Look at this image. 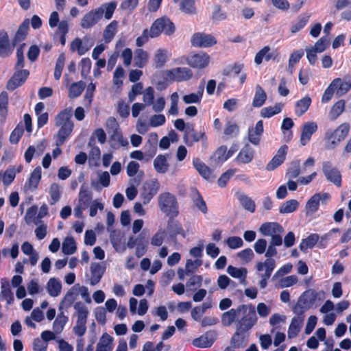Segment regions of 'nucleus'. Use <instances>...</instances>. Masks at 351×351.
<instances>
[{"instance_id":"1","label":"nucleus","mask_w":351,"mask_h":351,"mask_svg":"<svg viewBox=\"0 0 351 351\" xmlns=\"http://www.w3.org/2000/svg\"><path fill=\"white\" fill-rule=\"evenodd\" d=\"M72 112L71 107L66 108L61 110L55 118L56 125L60 128L54 137L57 147L52 152L53 158H56L62 154L60 147L64 143L72 133L74 128V123L71 120Z\"/></svg>"},{"instance_id":"2","label":"nucleus","mask_w":351,"mask_h":351,"mask_svg":"<svg viewBox=\"0 0 351 351\" xmlns=\"http://www.w3.org/2000/svg\"><path fill=\"white\" fill-rule=\"evenodd\" d=\"M29 29V21L26 19L19 25L16 34L10 42L8 32L5 29L0 31V57L5 58L10 56L14 47L20 43L25 40L28 34Z\"/></svg>"},{"instance_id":"3","label":"nucleus","mask_w":351,"mask_h":351,"mask_svg":"<svg viewBox=\"0 0 351 351\" xmlns=\"http://www.w3.org/2000/svg\"><path fill=\"white\" fill-rule=\"evenodd\" d=\"M117 3L116 1H110L103 3L100 7L91 10L82 19L80 25L84 29H89L96 25L103 17L110 20L116 10Z\"/></svg>"},{"instance_id":"4","label":"nucleus","mask_w":351,"mask_h":351,"mask_svg":"<svg viewBox=\"0 0 351 351\" xmlns=\"http://www.w3.org/2000/svg\"><path fill=\"white\" fill-rule=\"evenodd\" d=\"M158 206L166 216H178L179 207L176 197L174 195L165 192L158 196Z\"/></svg>"},{"instance_id":"5","label":"nucleus","mask_w":351,"mask_h":351,"mask_svg":"<svg viewBox=\"0 0 351 351\" xmlns=\"http://www.w3.org/2000/svg\"><path fill=\"white\" fill-rule=\"evenodd\" d=\"M176 27L173 23L167 16H162L154 21L150 27V38L159 36L162 33L167 36L174 34Z\"/></svg>"},{"instance_id":"6","label":"nucleus","mask_w":351,"mask_h":351,"mask_svg":"<svg viewBox=\"0 0 351 351\" xmlns=\"http://www.w3.org/2000/svg\"><path fill=\"white\" fill-rule=\"evenodd\" d=\"M74 308L77 312V319L73 332L79 337L83 336L86 331V322L88 314V309L81 302H77L74 304Z\"/></svg>"},{"instance_id":"7","label":"nucleus","mask_w":351,"mask_h":351,"mask_svg":"<svg viewBox=\"0 0 351 351\" xmlns=\"http://www.w3.org/2000/svg\"><path fill=\"white\" fill-rule=\"evenodd\" d=\"M241 313L243 316L237 322V329L247 332L257 322V316L254 306L252 305H246L245 313Z\"/></svg>"},{"instance_id":"8","label":"nucleus","mask_w":351,"mask_h":351,"mask_svg":"<svg viewBox=\"0 0 351 351\" xmlns=\"http://www.w3.org/2000/svg\"><path fill=\"white\" fill-rule=\"evenodd\" d=\"M322 172L326 180L335 184L337 187H341L342 183V176L341 171L334 167L330 161L322 162Z\"/></svg>"},{"instance_id":"9","label":"nucleus","mask_w":351,"mask_h":351,"mask_svg":"<svg viewBox=\"0 0 351 351\" xmlns=\"http://www.w3.org/2000/svg\"><path fill=\"white\" fill-rule=\"evenodd\" d=\"M265 268V273L261 275V279L259 282L261 289H265L267 285V280L270 278L273 271L276 267V262L273 258H267L263 263L258 262L256 269L258 271H261Z\"/></svg>"},{"instance_id":"10","label":"nucleus","mask_w":351,"mask_h":351,"mask_svg":"<svg viewBox=\"0 0 351 351\" xmlns=\"http://www.w3.org/2000/svg\"><path fill=\"white\" fill-rule=\"evenodd\" d=\"M294 312L298 314L297 317H293L288 329V337L294 338L299 334L304 322V309L302 306H295Z\"/></svg>"},{"instance_id":"11","label":"nucleus","mask_w":351,"mask_h":351,"mask_svg":"<svg viewBox=\"0 0 351 351\" xmlns=\"http://www.w3.org/2000/svg\"><path fill=\"white\" fill-rule=\"evenodd\" d=\"M160 188V183L157 179L146 181L143 186L141 197L144 204L149 203L151 199L157 194Z\"/></svg>"},{"instance_id":"12","label":"nucleus","mask_w":351,"mask_h":351,"mask_svg":"<svg viewBox=\"0 0 351 351\" xmlns=\"http://www.w3.org/2000/svg\"><path fill=\"white\" fill-rule=\"evenodd\" d=\"M191 43L193 47L207 48L215 45L217 43V40L211 34L197 32L192 36Z\"/></svg>"},{"instance_id":"13","label":"nucleus","mask_w":351,"mask_h":351,"mask_svg":"<svg viewBox=\"0 0 351 351\" xmlns=\"http://www.w3.org/2000/svg\"><path fill=\"white\" fill-rule=\"evenodd\" d=\"M29 75V71L27 69L15 71L7 82V90L12 91L21 86L25 82Z\"/></svg>"},{"instance_id":"14","label":"nucleus","mask_w":351,"mask_h":351,"mask_svg":"<svg viewBox=\"0 0 351 351\" xmlns=\"http://www.w3.org/2000/svg\"><path fill=\"white\" fill-rule=\"evenodd\" d=\"M177 216H169L167 221V230L169 234L170 237L173 239L178 235H181L183 238L186 237V233L184 230L182 223L176 220L175 218Z\"/></svg>"},{"instance_id":"15","label":"nucleus","mask_w":351,"mask_h":351,"mask_svg":"<svg viewBox=\"0 0 351 351\" xmlns=\"http://www.w3.org/2000/svg\"><path fill=\"white\" fill-rule=\"evenodd\" d=\"M209 62L210 56L204 52L193 54L187 58L188 64L195 69H204L208 65Z\"/></svg>"},{"instance_id":"16","label":"nucleus","mask_w":351,"mask_h":351,"mask_svg":"<svg viewBox=\"0 0 351 351\" xmlns=\"http://www.w3.org/2000/svg\"><path fill=\"white\" fill-rule=\"evenodd\" d=\"M170 78L176 82H183L190 80L193 76V72L189 68L177 67L168 71Z\"/></svg>"},{"instance_id":"17","label":"nucleus","mask_w":351,"mask_h":351,"mask_svg":"<svg viewBox=\"0 0 351 351\" xmlns=\"http://www.w3.org/2000/svg\"><path fill=\"white\" fill-rule=\"evenodd\" d=\"M288 151V146L284 145L281 146L276 154L272 158V159L267 164L266 169L267 171H274L280 165H282L286 158V155Z\"/></svg>"},{"instance_id":"18","label":"nucleus","mask_w":351,"mask_h":351,"mask_svg":"<svg viewBox=\"0 0 351 351\" xmlns=\"http://www.w3.org/2000/svg\"><path fill=\"white\" fill-rule=\"evenodd\" d=\"M330 195L328 193H325L321 195L320 193L314 194L306 204V215H311L317 212L319 208V202L322 199H328Z\"/></svg>"},{"instance_id":"19","label":"nucleus","mask_w":351,"mask_h":351,"mask_svg":"<svg viewBox=\"0 0 351 351\" xmlns=\"http://www.w3.org/2000/svg\"><path fill=\"white\" fill-rule=\"evenodd\" d=\"M246 304L239 305L237 308H231L230 310L223 313L221 315V322L223 326H230L241 313H245Z\"/></svg>"},{"instance_id":"20","label":"nucleus","mask_w":351,"mask_h":351,"mask_svg":"<svg viewBox=\"0 0 351 351\" xmlns=\"http://www.w3.org/2000/svg\"><path fill=\"white\" fill-rule=\"evenodd\" d=\"M107 125H111L112 128H114L110 136V141L112 142H117L121 146H126L128 145V141L123 137L122 133L119 129V125L115 118H108Z\"/></svg>"},{"instance_id":"21","label":"nucleus","mask_w":351,"mask_h":351,"mask_svg":"<svg viewBox=\"0 0 351 351\" xmlns=\"http://www.w3.org/2000/svg\"><path fill=\"white\" fill-rule=\"evenodd\" d=\"M317 130V124L311 121L305 123L302 125V132L300 135V143L302 145H306L311 140L312 135Z\"/></svg>"},{"instance_id":"22","label":"nucleus","mask_w":351,"mask_h":351,"mask_svg":"<svg viewBox=\"0 0 351 351\" xmlns=\"http://www.w3.org/2000/svg\"><path fill=\"white\" fill-rule=\"evenodd\" d=\"M349 130L350 125L348 123H342L335 131L330 133L328 138L331 141L332 144L336 145L347 136Z\"/></svg>"},{"instance_id":"23","label":"nucleus","mask_w":351,"mask_h":351,"mask_svg":"<svg viewBox=\"0 0 351 351\" xmlns=\"http://www.w3.org/2000/svg\"><path fill=\"white\" fill-rule=\"evenodd\" d=\"M217 333L209 331L193 340V344L197 348H210L216 339Z\"/></svg>"},{"instance_id":"24","label":"nucleus","mask_w":351,"mask_h":351,"mask_svg":"<svg viewBox=\"0 0 351 351\" xmlns=\"http://www.w3.org/2000/svg\"><path fill=\"white\" fill-rule=\"evenodd\" d=\"M254 154V149L249 144H245L239 152L235 160L241 164L250 163L253 160Z\"/></svg>"},{"instance_id":"25","label":"nucleus","mask_w":351,"mask_h":351,"mask_svg":"<svg viewBox=\"0 0 351 351\" xmlns=\"http://www.w3.org/2000/svg\"><path fill=\"white\" fill-rule=\"evenodd\" d=\"M193 165L195 169L204 179L210 181H213L215 179V177L213 176L212 170L199 158L193 159Z\"/></svg>"},{"instance_id":"26","label":"nucleus","mask_w":351,"mask_h":351,"mask_svg":"<svg viewBox=\"0 0 351 351\" xmlns=\"http://www.w3.org/2000/svg\"><path fill=\"white\" fill-rule=\"evenodd\" d=\"M263 122L260 120L256 122L255 128H249L248 130V140L254 145H258L261 141V136L263 133Z\"/></svg>"},{"instance_id":"27","label":"nucleus","mask_w":351,"mask_h":351,"mask_svg":"<svg viewBox=\"0 0 351 351\" xmlns=\"http://www.w3.org/2000/svg\"><path fill=\"white\" fill-rule=\"evenodd\" d=\"M75 287L76 285L70 289L61 300L59 304L60 311H62L64 308L67 310L69 307L71 306L74 301L76 300L79 294V291L77 289L75 288Z\"/></svg>"},{"instance_id":"28","label":"nucleus","mask_w":351,"mask_h":351,"mask_svg":"<svg viewBox=\"0 0 351 351\" xmlns=\"http://www.w3.org/2000/svg\"><path fill=\"white\" fill-rule=\"evenodd\" d=\"M259 230L264 236H271L273 234H281L284 232L282 226L277 222H265L261 226Z\"/></svg>"},{"instance_id":"29","label":"nucleus","mask_w":351,"mask_h":351,"mask_svg":"<svg viewBox=\"0 0 351 351\" xmlns=\"http://www.w3.org/2000/svg\"><path fill=\"white\" fill-rule=\"evenodd\" d=\"M339 81L337 82L335 88L337 97H341L346 95L351 89V75L346 76L343 80L340 77H337Z\"/></svg>"},{"instance_id":"30","label":"nucleus","mask_w":351,"mask_h":351,"mask_svg":"<svg viewBox=\"0 0 351 351\" xmlns=\"http://www.w3.org/2000/svg\"><path fill=\"white\" fill-rule=\"evenodd\" d=\"M42 170L40 167H36L32 172L29 178L25 183L27 187L31 191L36 190L38 188V184L41 179Z\"/></svg>"},{"instance_id":"31","label":"nucleus","mask_w":351,"mask_h":351,"mask_svg":"<svg viewBox=\"0 0 351 351\" xmlns=\"http://www.w3.org/2000/svg\"><path fill=\"white\" fill-rule=\"evenodd\" d=\"M248 341V335L245 332L237 329L231 339V344L235 348H244Z\"/></svg>"},{"instance_id":"32","label":"nucleus","mask_w":351,"mask_h":351,"mask_svg":"<svg viewBox=\"0 0 351 351\" xmlns=\"http://www.w3.org/2000/svg\"><path fill=\"white\" fill-rule=\"evenodd\" d=\"M113 338L107 332H104L99 339L95 351H112L113 349Z\"/></svg>"},{"instance_id":"33","label":"nucleus","mask_w":351,"mask_h":351,"mask_svg":"<svg viewBox=\"0 0 351 351\" xmlns=\"http://www.w3.org/2000/svg\"><path fill=\"white\" fill-rule=\"evenodd\" d=\"M8 113V95L5 91L0 93V123H5Z\"/></svg>"},{"instance_id":"34","label":"nucleus","mask_w":351,"mask_h":351,"mask_svg":"<svg viewBox=\"0 0 351 351\" xmlns=\"http://www.w3.org/2000/svg\"><path fill=\"white\" fill-rule=\"evenodd\" d=\"M311 102V98L308 95L297 101L295 105V114L298 117L303 115L308 110Z\"/></svg>"},{"instance_id":"35","label":"nucleus","mask_w":351,"mask_h":351,"mask_svg":"<svg viewBox=\"0 0 351 351\" xmlns=\"http://www.w3.org/2000/svg\"><path fill=\"white\" fill-rule=\"evenodd\" d=\"M90 284L94 286L100 282L104 275V269L101 268L99 263H93L90 265Z\"/></svg>"},{"instance_id":"36","label":"nucleus","mask_w":351,"mask_h":351,"mask_svg":"<svg viewBox=\"0 0 351 351\" xmlns=\"http://www.w3.org/2000/svg\"><path fill=\"white\" fill-rule=\"evenodd\" d=\"M319 236L317 233L311 234L306 239H303L299 245L300 250L306 252L308 249H312L319 241Z\"/></svg>"},{"instance_id":"37","label":"nucleus","mask_w":351,"mask_h":351,"mask_svg":"<svg viewBox=\"0 0 351 351\" xmlns=\"http://www.w3.org/2000/svg\"><path fill=\"white\" fill-rule=\"evenodd\" d=\"M267 94L265 91L259 84H257L252 101V106L255 108H260L265 104Z\"/></svg>"},{"instance_id":"38","label":"nucleus","mask_w":351,"mask_h":351,"mask_svg":"<svg viewBox=\"0 0 351 351\" xmlns=\"http://www.w3.org/2000/svg\"><path fill=\"white\" fill-rule=\"evenodd\" d=\"M346 107V101L340 99L335 102L331 107L329 112L330 119L334 121L337 119L344 111Z\"/></svg>"},{"instance_id":"39","label":"nucleus","mask_w":351,"mask_h":351,"mask_svg":"<svg viewBox=\"0 0 351 351\" xmlns=\"http://www.w3.org/2000/svg\"><path fill=\"white\" fill-rule=\"evenodd\" d=\"M282 103H276L274 106L265 107L261 110V116L263 118H270L279 114L283 108Z\"/></svg>"},{"instance_id":"40","label":"nucleus","mask_w":351,"mask_h":351,"mask_svg":"<svg viewBox=\"0 0 351 351\" xmlns=\"http://www.w3.org/2000/svg\"><path fill=\"white\" fill-rule=\"evenodd\" d=\"M191 133L186 132L184 136L185 143L187 145H192L194 143L198 142L201 139L206 140V136L204 132L197 133L193 128L191 130Z\"/></svg>"},{"instance_id":"41","label":"nucleus","mask_w":351,"mask_h":351,"mask_svg":"<svg viewBox=\"0 0 351 351\" xmlns=\"http://www.w3.org/2000/svg\"><path fill=\"white\" fill-rule=\"evenodd\" d=\"M47 289L48 293L51 297H57L61 292L62 285L58 280L51 278L47 282Z\"/></svg>"},{"instance_id":"42","label":"nucleus","mask_w":351,"mask_h":351,"mask_svg":"<svg viewBox=\"0 0 351 351\" xmlns=\"http://www.w3.org/2000/svg\"><path fill=\"white\" fill-rule=\"evenodd\" d=\"M118 27V22L115 20L110 22L104 31V39L106 43H109L114 37Z\"/></svg>"},{"instance_id":"43","label":"nucleus","mask_w":351,"mask_h":351,"mask_svg":"<svg viewBox=\"0 0 351 351\" xmlns=\"http://www.w3.org/2000/svg\"><path fill=\"white\" fill-rule=\"evenodd\" d=\"M155 170L159 173H165L167 171L169 164L164 155L159 154L154 160Z\"/></svg>"},{"instance_id":"44","label":"nucleus","mask_w":351,"mask_h":351,"mask_svg":"<svg viewBox=\"0 0 351 351\" xmlns=\"http://www.w3.org/2000/svg\"><path fill=\"white\" fill-rule=\"evenodd\" d=\"M92 198V192L88 188L82 186L79 192V204L84 208H87L91 202Z\"/></svg>"},{"instance_id":"45","label":"nucleus","mask_w":351,"mask_h":351,"mask_svg":"<svg viewBox=\"0 0 351 351\" xmlns=\"http://www.w3.org/2000/svg\"><path fill=\"white\" fill-rule=\"evenodd\" d=\"M60 311L53 323V329L57 333L62 332L69 320L68 317L64 315L62 310Z\"/></svg>"},{"instance_id":"46","label":"nucleus","mask_w":351,"mask_h":351,"mask_svg":"<svg viewBox=\"0 0 351 351\" xmlns=\"http://www.w3.org/2000/svg\"><path fill=\"white\" fill-rule=\"evenodd\" d=\"M77 250L76 243L73 237H66L63 243L62 250L66 255H71L75 252Z\"/></svg>"},{"instance_id":"47","label":"nucleus","mask_w":351,"mask_h":351,"mask_svg":"<svg viewBox=\"0 0 351 351\" xmlns=\"http://www.w3.org/2000/svg\"><path fill=\"white\" fill-rule=\"evenodd\" d=\"M300 161L299 160H295L290 163V165L287 170L286 176L289 179H293L296 178L300 175Z\"/></svg>"},{"instance_id":"48","label":"nucleus","mask_w":351,"mask_h":351,"mask_svg":"<svg viewBox=\"0 0 351 351\" xmlns=\"http://www.w3.org/2000/svg\"><path fill=\"white\" fill-rule=\"evenodd\" d=\"M339 80L338 79H334L328 86L324 90V93L322 97L321 101L323 104L328 103L333 97L335 91L336 90L335 86H336L337 82Z\"/></svg>"},{"instance_id":"49","label":"nucleus","mask_w":351,"mask_h":351,"mask_svg":"<svg viewBox=\"0 0 351 351\" xmlns=\"http://www.w3.org/2000/svg\"><path fill=\"white\" fill-rule=\"evenodd\" d=\"M148 54L142 49H138L136 51L134 57V64L138 68H143L147 62Z\"/></svg>"},{"instance_id":"50","label":"nucleus","mask_w":351,"mask_h":351,"mask_svg":"<svg viewBox=\"0 0 351 351\" xmlns=\"http://www.w3.org/2000/svg\"><path fill=\"white\" fill-rule=\"evenodd\" d=\"M310 19V15L304 14L300 15L298 17L297 21L295 23H293L291 25V31L292 33H295L299 32L305 25L307 24Z\"/></svg>"},{"instance_id":"51","label":"nucleus","mask_w":351,"mask_h":351,"mask_svg":"<svg viewBox=\"0 0 351 351\" xmlns=\"http://www.w3.org/2000/svg\"><path fill=\"white\" fill-rule=\"evenodd\" d=\"M1 295L3 300H6L7 304L9 305L13 302L14 298L8 282L1 283Z\"/></svg>"},{"instance_id":"52","label":"nucleus","mask_w":351,"mask_h":351,"mask_svg":"<svg viewBox=\"0 0 351 351\" xmlns=\"http://www.w3.org/2000/svg\"><path fill=\"white\" fill-rule=\"evenodd\" d=\"M204 88L198 90L197 93H190L182 97V100L186 104L200 103L203 96Z\"/></svg>"},{"instance_id":"53","label":"nucleus","mask_w":351,"mask_h":351,"mask_svg":"<svg viewBox=\"0 0 351 351\" xmlns=\"http://www.w3.org/2000/svg\"><path fill=\"white\" fill-rule=\"evenodd\" d=\"M299 202L296 199L286 201L279 208L280 213H291L297 210Z\"/></svg>"},{"instance_id":"54","label":"nucleus","mask_w":351,"mask_h":351,"mask_svg":"<svg viewBox=\"0 0 351 351\" xmlns=\"http://www.w3.org/2000/svg\"><path fill=\"white\" fill-rule=\"evenodd\" d=\"M70 49L72 51H77L79 56H82L90 49V47L84 46L82 40L77 37L71 42Z\"/></svg>"},{"instance_id":"55","label":"nucleus","mask_w":351,"mask_h":351,"mask_svg":"<svg viewBox=\"0 0 351 351\" xmlns=\"http://www.w3.org/2000/svg\"><path fill=\"white\" fill-rule=\"evenodd\" d=\"M227 272L233 278L245 280L247 271L244 267L237 268L232 265H229L227 268Z\"/></svg>"},{"instance_id":"56","label":"nucleus","mask_w":351,"mask_h":351,"mask_svg":"<svg viewBox=\"0 0 351 351\" xmlns=\"http://www.w3.org/2000/svg\"><path fill=\"white\" fill-rule=\"evenodd\" d=\"M227 147L226 145L220 146L213 154L212 158L217 163H222L229 158L227 156Z\"/></svg>"},{"instance_id":"57","label":"nucleus","mask_w":351,"mask_h":351,"mask_svg":"<svg viewBox=\"0 0 351 351\" xmlns=\"http://www.w3.org/2000/svg\"><path fill=\"white\" fill-rule=\"evenodd\" d=\"M167 60L166 51L164 49H159L154 58L155 67L156 68H162L166 63Z\"/></svg>"},{"instance_id":"58","label":"nucleus","mask_w":351,"mask_h":351,"mask_svg":"<svg viewBox=\"0 0 351 351\" xmlns=\"http://www.w3.org/2000/svg\"><path fill=\"white\" fill-rule=\"evenodd\" d=\"M65 62V56L64 53H61L56 62L55 69H54V78L56 80H59L62 75V72L64 66Z\"/></svg>"},{"instance_id":"59","label":"nucleus","mask_w":351,"mask_h":351,"mask_svg":"<svg viewBox=\"0 0 351 351\" xmlns=\"http://www.w3.org/2000/svg\"><path fill=\"white\" fill-rule=\"evenodd\" d=\"M84 89V84L80 81L78 82L73 83L69 87V97H79Z\"/></svg>"},{"instance_id":"60","label":"nucleus","mask_w":351,"mask_h":351,"mask_svg":"<svg viewBox=\"0 0 351 351\" xmlns=\"http://www.w3.org/2000/svg\"><path fill=\"white\" fill-rule=\"evenodd\" d=\"M239 125L236 123L229 121L226 124L224 134L231 137H236L239 134Z\"/></svg>"},{"instance_id":"61","label":"nucleus","mask_w":351,"mask_h":351,"mask_svg":"<svg viewBox=\"0 0 351 351\" xmlns=\"http://www.w3.org/2000/svg\"><path fill=\"white\" fill-rule=\"evenodd\" d=\"M210 304L208 303H203L201 306H195L191 311V317L195 321H199L200 317L205 313V311L210 308Z\"/></svg>"},{"instance_id":"62","label":"nucleus","mask_w":351,"mask_h":351,"mask_svg":"<svg viewBox=\"0 0 351 351\" xmlns=\"http://www.w3.org/2000/svg\"><path fill=\"white\" fill-rule=\"evenodd\" d=\"M16 177V170L14 167H9L4 172L2 182L5 186L10 185Z\"/></svg>"},{"instance_id":"63","label":"nucleus","mask_w":351,"mask_h":351,"mask_svg":"<svg viewBox=\"0 0 351 351\" xmlns=\"http://www.w3.org/2000/svg\"><path fill=\"white\" fill-rule=\"evenodd\" d=\"M239 201H240V203L241 204V205L243 206V207L245 210H247L251 213H254L255 211V210H256L255 202L250 197H249L245 195H241V197H239Z\"/></svg>"},{"instance_id":"64","label":"nucleus","mask_w":351,"mask_h":351,"mask_svg":"<svg viewBox=\"0 0 351 351\" xmlns=\"http://www.w3.org/2000/svg\"><path fill=\"white\" fill-rule=\"evenodd\" d=\"M330 45V38L327 36L321 37L315 44L313 47L318 53L324 51Z\"/></svg>"}]
</instances>
